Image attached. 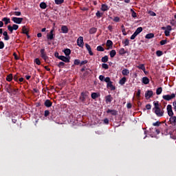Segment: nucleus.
I'll use <instances>...</instances> for the list:
<instances>
[{
    "instance_id": "63",
    "label": "nucleus",
    "mask_w": 176,
    "mask_h": 176,
    "mask_svg": "<svg viewBox=\"0 0 176 176\" xmlns=\"http://www.w3.org/2000/svg\"><path fill=\"white\" fill-rule=\"evenodd\" d=\"M173 111H176V100L173 102Z\"/></svg>"
},
{
    "instance_id": "9",
    "label": "nucleus",
    "mask_w": 176,
    "mask_h": 176,
    "mask_svg": "<svg viewBox=\"0 0 176 176\" xmlns=\"http://www.w3.org/2000/svg\"><path fill=\"white\" fill-rule=\"evenodd\" d=\"M58 60H60L61 61H63L65 63H70V56H60V57L58 58Z\"/></svg>"
},
{
    "instance_id": "44",
    "label": "nucleus",
    "mask_w": 176,
    "mask_h": 176,
    "mask_svg": "<svg viewBox=\"0 0 176 176\" xmlns=\"http://www.w3.org/2000/svg\"><path fill=\"white\" fill-rule=\"evenodd\" d=\"M34 63H36V65H41V62L40 61L39 58H36L34 59Z\"/></svg>"
},
{
    "instance_id": "35",
    "label": "nucleus",
    "mask_w": 176,
    "mask_h": 176,
    "mask_svg": "<svg viewBox=\"0 0 176 176\" xmlns=\"http://www.w3.org/2000/svg\"><path fill=\"white\" fill-rule=\"evenodd\" d=\"M6 80L8 82H11L12 80H13V74H10L9 75H8V76L6 77Z\"/></svg>"
},
{
    "instance_id": "29",
    "label": "nucleus",
    "mask_w": 176,
    "mask_h": 176,
    "mask_svg": "<svg viewBox=\"0 0 176 176\" xmlns=\"http://www.w3.org/2000/svg\"><path fill=\"white\" fill-rule=\"evenodd\" d=\"M126 54V52L124 48H121L119 50V55L120 56H124Z\"/></svg>"
},
{
    "instance_id": "50",
    "label": "nucleus",
    "mask_w": 176,
    "mask_h": 176,
    "mask_svg": "<svg viewBox=\"0 0 176 176\" xmlns=\"http://www.w3.org/2000/svg\"><path fill=\"white\" fill-rule=\"evenodd\" d=\"M80 60L78 59H76L74 60V65H80Z\"/></svg>"
},
{
    "instance_id": "54",
    "label": "nucleus",
    "mask_w": 176,
    "mask_h": 176,
    "mask_svg": "<svg viewBox=\"0 0 176 176\" xmlns=\"http://www.w3.org/2000/svg\"><path fill=\"white\" fill-rule=\"evenodd\" d=\"M87 63H88V60H84L83 61H81L80 63V66H82V65H85Z\"/></svg>"
},
{
    "instance_id": "60",
    "label": "nucleus",
    "mask_w": 176,
    "mask_h": 176,
    "mask_svg": "<svg viewBox=\"0 0 176 176\" xmlns=\"http://www.w3.org/2000/svg\"><path fill=\"white\" fill-rule=\"evenodd\" d=\"M4 48V43L3 41H0V50H2Z\"/></svg>"
},
{
    "instance_id": "21",
    "label": "nucleus",
    "mask_w": 176,
    "mask_h": 176,
    "mask_svg": "<svg viewBox=\"0 0 176 176\" xmlns=\"http://www.w3.org/2000/svg\"><path fill=\"white\" fill-rule=\"evenodd\" d=\"M110 8L108 7L106 4H102L101 6V10L103 12L108 11Z\"/></svg>"
},
{
    "instance_id": "34",
    "label": "nucleus",
    "mask_w": 176,
    "mask_h": 176,
    "mask_svg": "<svg viewBox=\"0 0 176 176\" xmlns=\"http://www.w3.org/2000/svg\"><path fill=\"white\" fill-rule=\"evenodd\" d=\"M142 83L144 85H148L149 83V79L148 77H144L142 78Z\"/></svg>"
},
{
    "instance_id": "3",
    "label": "nucleus",
    "mask_w": 176,
    "mask_h": 176,
    "mask_svg": "<svg viewBox=\"0 0 176 176\" xmlns=\"http://www.w3.org/2000/svg\"><path fill=\"white\" fill-rule=\"evenodd\" d=\"M40 53H41V58H42L43 60H45V63H50V58H49V56H47V52H45V50L41 49Z\"/></svg>"
},
{
    "instance_id": "14",
    "label": "nucleus",
    "mask_w": 176,
    "mask_h": 176,
    "mask_svg": "<svg viewBox=\"0 0 176 176\" xmlns=\"http://www.w3.org/2000/svg\"><path fill=\"white\" fill-rule=\"evenodd\" d=\"M152 96H153V91H147L146 93H145V98L147 100L150 99Z\"/></svg>"
},
{
    "instance_id": "17",
    "label": "nucleus",
    "mask_w": 176,
    "mask_h": 176,
    "mask_svg": "<svg viewBox=\"0 0 176 176\" xmlns=\"http://www.w3.org/2000/svg\"><path fill=\"white\" fill-rule=\"evenodd\" d=\"M148 135H149V137L153 138L155 136L154 134V129L153 128H150L149 131H148Z\"/></svg>"
},
{
    "instance_id": "11",
    "label": "nucleus",
    "mask_w": 176,
    "mask_h": 176,
    "mask_svg": "<svg viewBox=\"0 0 176 176\" xmlns=\"http://www.w3.org/2000/svg\"><path fill=\"white\" fill-rule=\"evenodd\" d=\"M12 21L16 24H21L23 22V18L20 17H12Z\"/></svg>"
},
{
    "instance_id": "31",
    "label": "nucleus",
    "mask_w": 176,
    "mask_h": 176,
    "mask_svg": "<svg viewBox=\"0 0 176 176\" xmlns=\"http://www.w3.org/2000/svg\"><path fill=\"white\" fill-rule=\"evenodd\" d=\"M136 67L138 69H142L143 72L146 71V67H144V64H140L139 65H137Z\"/></svg>"
},
{
    "instance_id": "25",
    "label": "nucleus",
    "mask_w": 176,
    "mask_h": 176,
    "mask_svg": "<svg viewBox=\"0 0 176 176\" xmlns=\"http://www.w3.org/2000/svg\"><path fill=\"white\" fill-rule=\"evenodd\" d=\"M122 74L124 76H127L129 74V71L128 69H124L122 71Z\"/></svg>"
},
{
    "instance_id": "42",
    "label": "nucleus",
    "mask_w": 176,
    "mask_h": 176,
    "mask_svg": "<svg viewBox=\"0 0 176 176\" xmlns=\"http://www.w3.org/2000/svg\"><path fill=\"white\" fill-rule=\"evenodd\" d=\"M96 16L97 18L100 19L103 16V13L100 12V11H97Z\"/></svg>"
},
{
    "instance_id": "62",
    "label": "nucleus",
    "mask_w": 176,
    "mask_h": 176,
    "mask_svg": "<svg viewBox=\"0 0 176 176\" xmlns=\"http://www.w3.org/2000/svg\"><path fill=\"white\" fill-rule=\"evenodd\" d=\"M107 30H109V32H113V26L111 25H109V26H107Z\"/></svg>"
},
{
    "instance_id": "47",
    "label": "nucleus",
    "mask_w": 176,
    "mask_h": 176,
    "mask_svg": "<svg viewBox=\"0 0 176 176\" xmlns=\"http://www.w3.org/2000/svg\"><path fill=\"white\" fill-rule=\"evenodd\" d=\"M6 91L7 93H9V94L13 93V89L9 86L8 87V88H6Z\"/></svg>"
},
{
    "instance_id": "61",
    "label": "nucleus",
    "mask_w": 176,
    "mask_h": 176,
    "mask_svg": "<svg viewBox=\"0 0 176 176\" xmlns=\"http://www.w3.org/2000/svg\"><path fill=\"white\" fill-rule=\"evenodd\" d=\"M165 36L168 37L170 36V31L169 30H165L164 31Z\"/></svg>"
},
{
    "instance_id": "64",
    "label": "nucleus",
    "mask_w": 176,
    "mask_h": 176,
    "mask_svg": "<svg viewBox=\"0 0 176 176\" xmlns=\"http://www.w3.org/2000/svg\"><path fill=\"white\" fill-rule=\"evenodd\" d=\"M140 95H141V89H138L136 94L137 98H140Z\"/></svg>"
},
{
    "instance_id": "15",
    "label": "nucleus",
    "mask_w": 176,
    "mask_h": 176,
    "mask_svg": "<svg viewBox=\"0 0 176 176\" xmlns=\"http://www.w3.org/2000/svg\"><path fill=\"white\" fill-rule=\"evenodd\" d=\"M107 113H111V116H118V111L111 110L110 109H107Z\"/></svg>"
},
{
    "instance_id": "32",
    "label": "nucleus",
    "mask_w": 176,
    "mask_h": 176,
    "mask_svg": "<svg viewBox=\"0 0 176 176\" xmlns=\"http://www.w3.org/2000/svg\"><path fill=\"white\" fill-rule=\"evenodd\" d=\"M63 52L65 53L66 56H69V55L71 54L70 49H66V50H63Z\"/></svg>"
},
{
    "instance_id": "38",
    "label": "nucleus",
    "mask_w": 176,
    "mask_h": 176,
    "mask_svg": "<svg viewBox=\"0 0 176 176\" xmlns=\"http://www.w3.org/2000/svg\"><path fill=\"white\" fill-rule=\"evenodd\" d=\"M109 56H111V58H114V56H116V51L113 50L109 52Z\"/></svg>"
},
{
    "instance_id": "52",
    "label": "nucleus",
    "mask_w": 176,
    "mask_h": 176,
    "mask_svg": "<svg viewBox=\"0 0 176 176\" xmlns=\"http://www.w3.org/2000/svg\"><path fill=\"white\" fill-rule=\"evenodd\" d=\"M10 28L16 31L17 30H19V25H12V26H10Z\"/></svg>"
},
{
    "instance_id": "5",
    "label": "nucleus",
    "mask_w": 176,
    "mask_h": 176,
    "mask_svg": "<svg viewBox=\"0 0 176 176\" xmlns=\"http://www.w3.org/2000/svg\"><path fill=\"white\" fill-rule=\"evenodd\" d=\"M142 32V27L138 28L136 31L134 32V34H132L131 36H130V39L131 40L135 39L137 36L139 35V34H140Z\"/></svg>"
},
{
    "instance_id": "7",
    "label": "nucleus",
    "mask_w": 176,
    "mask_h": 176,
    "mask_svg": "<svg viewBox=\"0 0 176 176\" xmlns=\"http://www.w3.org/2000/svg\"><path fill=\"white\" fill-rule=\"evenodd\" d=\"M54 28L50 30V34H47V38L49 41H52L55 38Z\"/></svg>"
},
{
    "instance_id": "40",
    "label": "nucleus",
    "mask_w": 176,
    "mask_h": 176,
    "mask_svg": "<svg viewBox=\"0 0 176 176\" xmlns=\"http://www.w3.org/2000/svg\"><path fill=\"white\" fill-rule=\"evenodd\" d=\"M162 87H158L156 91H155V94L157 95H160L162 94Z\"/></svg>"
},
{
    "instance_id": "13",
    "label": "nucleus",
    "mask_w": 176,
    "mask_h": 176,
    "mask_svg": "<svg viewBox=\"0 0 176 176\" xmlns=\"http://www.w3.org/2000/svg\"><path fill=\"white\" fill-rule=\"evenodd\" d=\"M113 41H111V40H107L106 43V46L107 47V50L113 49Z\"/></svg>"
},
{
    "instance_id": "1",
    "label": "nucleus",
    "mask_w": 176,
    "mask_h": 176,
    "mask_svg": "<svg viewBox=\"0 0 176 176\" xmlns=\"http://www.w3.org/2000/svg\"><path fill=\"white\" fill-rule=\"evenodd\" d=\"M164 122L157 121L155 122V130L157 134H160L164 129Z\"/></svg>"
},
{
    "instance_id": "27",
    "label": "nucleus",
    "mask_w": 176,
    "mask_h": 176,
    "mask_svg": "<svg viewBox=\"0 0 176 176\" xmlns=\"http://www.w3.org/2000/svg\"><path fill=\"white\" fill-rule=\"evenodd\" d=\"M22 33L25 35H28V34H29V31L28 30V28H26V26L22 27Z\"/></svg>"
},
{
    "instance_id": "28",
    "label": "nucleus",
    "mask_w": 176,
    "mask_h": 176,
    "mask_svg": "<svg viewBox=\"0 0 176 176\" xmlns=\"http://www.w3.org/2000/svg\"><path fill=\"white\" fill-rule=\"evenodd\" d=\"M3 36H4V40H6V41L10 40V36H8V32L5 31L4 32H3Z\"/></svg>"
},
{
    "instance_id": "20",
    "label": "nucleus",
    "mask_w": 176,
    "mask_h": 176,
    "mask_svg": "<svg viewBox=\"0 0 176 176\" xmlns=\"http://www.w3.org/2000/svg\"><path fill=\"white\" fill-rule=\"evenodd\" d=\"M61 32H63V34H67L68 33L67 26V25L61 26Z\"/></svg>"
},
{
    "instance_id": "57",
    "label": "nucleus",
    "mask_w": 176,
    "mask_h": 176,
    "mask_svg": "<svg viewBox=\"0 0 176 176\" xmlns=\"http://www.w3.org/2000/svg\"><path fill=\"white\" fill-rule=\"evenodd\" d=\"M14 14L15 16H21V12L15 11V12H14Z\"/></svg>"
},
{
    "instance_id": "24",
    "label": "nucleus",
    "mask_w": 176,
    "mask_h": 176,
    "mask_svg": "<svg viewBox=\"0 0 176 176\" xmlns=\"http://www.w3.org/2000/svg\"><path fill=\"white\" fill-rule=\"evenodd\" d=\"M97 31H98L97 28H91L89 29V34H96Z\"/></svg>"
},
{
    "instance_id": "39",
    "label": "nucleus",
    "mask_w": 176,
    "mask_h": 176,
    "mask_svg": "<svg viewBox=\"0 0 176 176\" xmlns=\"http://www.w3.org/2000/svg\"><path fill=\"white\" fill-rule=\"evenodd\" d=\"M65 2V0H55V4L57 6L62 5Z\"/></svg>"
},
{
    "instance_id": "37",
    "label": "nucleus",
    "mask_w": 176,
    "mask_h": 176,
    "mask_svg": "<svg viewBox=\"0 0 176 176\" xmlns=\"http://www.w3.org/2000/svg\"><path fill=\"white\" fill-rule=\"evenodd\" d=\"M108 60H109L108 56H104L102 57L101 61L102 63H106L107 62H108Z\"/></svg>"
},
{
    "instance_id": "16",
    "label": "nucleus",
    "mask_w": 176,
    "mask_h": 176,
    "mask_svg": "<svg viewBox=\"0 0 176 176\" xmlns=\"http://www.w3.org/2000/svg\"><path fill=\"white\" fill-rule=\"evenodd\" d=\"M169 122L170 124L173 126H176V116H170Z\"/></svg>"
},
{
    "instance_id": "56",
    "label": "nucleus",
    "mask_w": 176,
    "mask_h": 176,
    "mask_svg": "<svg viewBox=\"0 0 176 176\" xmlns=\"http://www.w3.org/2000/svg\"><path fill=\"white\" fill-rule=\"evenodd\" d=\"M113 21L116 23H119L120 21V18L118 16L114 17Z\"/></svg>"
},
{
    "instance_id": "4",
    "label": "nucleus",
    "mask_w": 176,
    "mask_h": 176,
    "mask_svg": "<svg viewBox=\"0 0 176 176\" xmlns=\"http://www.w3.org/2000/svg\"><path fill=\"white\" fill-rule=\"evenodd\" d=\"M89 96V92L88 91H82L80 94V96H79V100L81 101V102H85L86 100V98Z\"/></svg>"
},
{
    "instance_id": "48",
    "label": "nucleus",
    "mask_w": 176,
    "mask_h": 176,
    "mask_svg": "<svg viewBox=\"0 0 176 176\" xmlns=\"http://www.w3.org/2000/svg\"><path fill=\"white\" fill-rule=\"evenodd\" d=\"M65 63L63 62H60L58 63V68H63V67H65Z\"/></svg>"
},
{
    "instance_id": "58",
    "label": "nucleus",
    "mask_w": 176,
    "mask_h": 176,
    "mask_svg": "<svg viewBox=\"0 0 176 176\" xmlns=\"http://www.w3.org/2000/svg\"><path fill=\"white\" fill-rule=\"evenodd\" d=\"M50 112L49 110H45V118L48 117L50 116Z\"/></svg>"
},
{
    "instance_id": "2",
    "label": "nucleus",
    "mask_w": 176,
    "mask_h": 176,
    "mask_svg": "<svg viewBox=\"0 0 176 176\" xmlns=\"http://www.w3.org/2000/svg\"><path fill=\"white\" fill-rule=\"evenodd\" d=\"M104 82H107V89H110L111 91H114L116 89V86L113 85V82L111 81L110 77H106V78H104Z\"/></svg>"
},
{
    "instance_id": "30",
    "label": "nucleus",
    "mask_w": 176,
    "mask_h": 176,
    "mask_svg": "<svg viewBox=\"0 0 176 176\" xmlns=\"http://www.w3.org/2000/svg\"><path fill=\"white\" fill-rule=\"evenodd\" d=\"M126 77H122V78L120 80L119 84L123 86L126 83Z\"/></svg>"
},
{
    "instance_id": "26",
    "label": "nucleus",
    "mask_w": 176,
    "mask_h": 176,
    "mask_svg": "<svg viewBox=\"0 0 176 176\" xmlns=\"http://www.w3.org/2000/svg\"><path fill=\"white\" fill-rule=\"evenodd\" d=\"M100 97V94L94 92L93 94H91V98H93L94 100H96V98H98Z\"/></svg>"
},
{
    "instance_id": "33",
    "label": "nucleus",
    "mask_w": 176,
    "mask_h": 176,
    "mask_svg": "<svg viewBox=\"0 0 176 176\" xmlns=\"http://www.w3.org/2000/svg\"><path fill=\"white\" fill-rule=\"evenodd\" d=\"M40 8H41V9H47V3H45V2H41Z\"/></svg>"
},
{
    "instance_id": "51",
    "label": "nucleus",
    "mask_w": 176,
    "mask_h": 176,
    "mask_svg": "<svg viewBox=\"0 0 176 176\" xmlns=\"http://www.w3.org/2000/svg\"><path fill=\"white\" fill-rule=\"evenodd\" d=\"M102 68L104 69H109V65L107 63H102Z\"/></svg>"
},
{
    "instance_id": "23",
    "label": "nucleus",
    "mask_w": 176,
    "mask_h": 176,
    "mask_svg": "<svg viewBox=\"0 0 176 176\" xmlns=\"http://www.w3.org/2000/svg\"><path fill=\"white\" fill-rule=\"evenodd\" d=\"M104 98L107 103L111 102V101L113 100V97H111V95H107Z\"/></svg>"
},
{
    "instance_id": "19",
    "label": "nucleus",
    "mask_w": 176,
    "mask_h": 176,
    "mask_svg": "<svg viewBox=\"0 0 176 176\" xmlns=\"http://www.w3.org/2000/svg\"><path fill=\"white\" fill-rule=\"evenodd\" d=\"M85 47L87 50H88L89 56H94V53L91 52L90 45H89L87 43H85Z\"/></svg>"
},
{
    "instance_id": "8",
    "label": "nucleus",
    "mask_w": 176,
    "mask_h": 176,
    "mask_svg": "<svg viewBox=\"0 0 176 176\" xmlns=\"http://www.w3.org/2000/svg\"><path fill=\"white\" fill-rule=\"evenodd\" d=\"M155 113L158 118H162L164 116V111L160 108H155Z\"/></svg>"
},
{
    "instance_id": "45",
    "label": "nucleus",
    "mask_w": 176,
    "mask_h": 176,
    "mask_svg": "<svg viewBox=\"0 0 176 176\" xmlns=\"http://www.w3.org/2000/svg\"><path fill=\"white\" fill-rule=\"evenodd\" d=\"M155 54H157V57H160L164 54V52H162V51L158 50L155 52Z\"/></svg>"
},
{
    "instance_id": "18",
    "label": "nucleus",
    "mask_w": 176,
    "mask_h": 176,
    "mask_svg": "<svg viewBox=\"0 0 176 176\" xmlns=\"http://www.w3.org/2000/svg\"><path fill=\"white\" fill-rule=\"evenodd\" d=\"M44 105L47 107V108H50L52 106V102L50 100H47L45 101Z\"/></svg>"
},
{
    "instance_id": "46",
    "label": "nucleus",
    "mask_w": 176,
    "mask_h": 176,
    "mask_svg": "<svg viewBox=\"0 0 176 176\" xmlns=\"http://www.w3.org/2000/svg\"><path fill=\"white\" fill-rule=\"evenodd\" d=\"M19 74H15L14 76H13V79L15 82H19Z\"/></svg>"
},
{
    "instance_id": "6",
    "label": "nucleus",
    "mask_w": 176,
    "mask_h": 176,
    "mask_svg": "<svg viewBox=\"0 0 176 176\" xmlns=\"http://www.w3.org/2000/svg\"><path fill=\"white\" fill-rule=\"evenodd\" d=\"M175 98V94H172L170 95H163L162 98L166 101H170Z\"/></svg>"
},
{
    "instance_id": "55",
    "label": "nucleus",
    "mask_w": 176,
    "mask_h": 176,
    "mask_svg": "<svg viewBox=\"0 0 176 176\" xmlns=\"http://www.w3.org/2000/svg\"><path fill=\"white\" fill-rule=\"evenodd\" d=\"M123 43L124 45V46H129V40L128 38L125 39V41Z\"/></svg>"
},
{
    "instance_id": "12",
    "label": "nucleus",
    "mask_w": 176,
    "mask_h": 176,
    "mask_svg": "<svg viewBox=\"0 0 176 176\" xmlns=\"http://www.w3.org/2000/svg\"><path fill=\"white\" fill-rule=\"evenodd\" d=\"M167 112H168V116H169L170 117H172L174 116V113L173 112V108L171 104L167 105Z\"/></svg>"
},
{
    "instance_id": "49",
    "label": "nucleus",
    "mask_w": 176,
    "mask_h": 176,
    "mask_svg": "<svg viewBox=\"0 0 176 176\" xmlns=\"http://www.w3.org/2000/svg\"><path fill=\"white\" fill-rule=\"evenodd\" d=\"M8 30L10 32V34H13L14 29L11 28V25H8Z\"/></svg>"
},
{
    "instance_id": "36",
    "label": "nucleus",
    "mask_w": 176,
    "mask_h": 176,
    "mask_svg": "<svg viewBox=\"0 0 176 176\" xmlns=\"http://www.w3.org/2000/svg\"><path fill=\"white\" fill-rule=\"evenodd\" d=\"M154 36H155L154 34L150 33V34H147L146 36H145V38H146V39H151Z\"/></svg>"
},
{
    "instance_id": "53",
    "label": "nucleus",
    "mask_w": 176,
    "mask_h": 176,
    "mask_svg": "<svg viewBox=\"0 0 176 176\" xmlns=\"http://www.w3.org/2000/svg\"><path fill=\"white\" fill-rule=\"evenodd\" d=\"M166 43H167V40L166 39H165V40H162V41H160V45H166Z\"/></svg>"
},
{
    "instance_id": "22",
    "label": "nucleus",
    "mask_w": 176,
    "mask_h": 176,
    "mask_svg": "<svg viewBox=\"0 0 176 176\" xmlns=\"http://www.w3.org/2000/svg\"><path fill=\"white\" fill-rule=\"evenodd\" d=\"M2 21L4 22V24L6 25L11 23V21L10 20V19L8 17L3 18Z\"/></svg>"
},
{
    "instance_id": "59",
    "label": "nucleus",
    "mask_w": 176,
    "mask_h": 176,
    "mask_svg": "<svg viewBox=\"0 0 176 176\" xmlns=\"http://www.w3.org/2000/svg\"><path fill=\"white\" fill-rule=\"evenodd\" d=\"M105 76H104L103 75L99 76V80H100V81L105 80Z\"/></svg>"
},
{
    "instance_id": "43",
    "label": "nucleus",
    "mask_w": 176,
    "mask_h": 176,
    "mask_svg": "<svg viewBox=\"0 0 176 176\" xmlns=\"http://www.w3.org/2000/svg\"><path fill=\"white\" fill-rule=\"evenodd\" d=\"M130 11L131 12V17H133L134 19H135L137 17V14L135 12V11H134L133 10H130Z\"/></svg>"
},
{
    "instance_id": "10",
    "label": "nucleus",
    "mask_w": 176,
    "mask_h": 176,
    "mask_svg": "<svg viewBox=\"0 0 176 176\" xmlns=\"http://www.w3.org/2000/svg\"><path fill=\"white\" fill-rule=\"evenodd\" d=\"M76 43L79 47H83L85 43L83 42V37L79 36L78 40L76 41Z\"/></svg>"
},
{
    "instance_id": "41",
    "label": "nucleus",
    "mask_w": 176,
    "mask_h": 176,
    "mask_svg": "<svg viewBox=\"0 0 176 176\" xmlns=\"http://www.w3.org/2000/svg\"><path fill=\"white\" fill-rule=\"evenodd\" d=\"M96 50H97V52H103L105 50L103 48V47L102 45H100L96 47Z\"/></svg>"
}]
</instances>
